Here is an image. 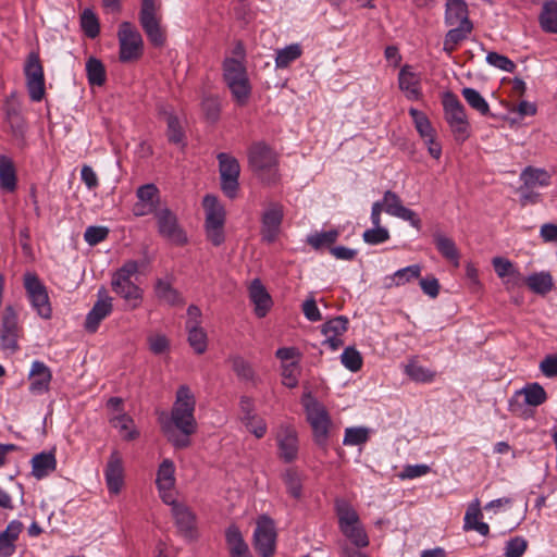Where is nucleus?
<instances>
[{
	"instance_id": "nucleus-1",
	"label": "nucleus",
	"mask_w": 557,
	"mask_h": 557,
	"mask_svg": "<svg viewBox=\"0 0 557 557\" xmlns=\"http://www.w3.org/2000/svg\"><path fill=\"white\" fill-rule=\"evenodd\" d=\"M196 398L187 385H181L175 395L170 418L162 422V431L176 448L189 446V436L197 431Z\"/></svg>"
},
{
	"instance_id": "nucleus-2",
	"label": "nucleus",
	"mask_w": 557,
	"mask_h": 557,
	"mask_svg": "<svg viewBox=\"0 0 557 557\" xmlns=\"http://www.w3.org/2000/svg\"><path fill=\"white\" fill-rule=\"evenodd\" d=\"M223 79L238 106H245L251 94L247 69L242 60L226 58L223 61Z\"/></svg>"
},
{
	"instance_id": "nucleus-3",
	"label": "nucleus",
	"mask_w": 557,
	"mask_h": 557,
	"mask_svg": "<svg viewBox=\"0 0 557 557\" xmlns=\"http://www.w3.org/2000/svg\"><path fill=\"white\" fill-rule=\"evenodd\" d=\"M335 511L338 518L341 532L357 548L367 547L369 545V537L360 522L358 512L354 509L350 503L345 499H336Z\"/></svg>"
},
{
	"instance_id": "nucleus-4",
	"label": "nucleus",
	"mask_w": 557,
	"mask_h": 557,
	"mask_svg": "<svg viewBox=\"0 0 557 557\" xmlns=\"http://www.w3.org/2000/svg\"><path fill=\"white\" fill-rule=\"evenodd\" d=\"M249 164L256 175L267 185H275L280 181L277 156L265 144H253L249 149Z\"/></svg>"
},
{
	"instance_id": "nucleus-5",
	"label": "nucleus",
	"mask_w": 557,
	"mask_h": 557,
	"mask_svg": "<svg viewBox=\"0 0 557 557\" xmlns=\"http://www.w3.org/2000/svg\"><path fill=\"white\" fill-rule=\"evenodd\" d=\"M138 269V262L129 260L114 272L111 281L112 290L127 301L132 309L139 307L143 299V289L132 281Z\"/></svg>"
},
{
	"instance_id": "nucleus-6",
	"label": "nucleus",
	"mask_w": 557,
	"mask_h": 557,
	"mask_svg": "<svg viewBox=\"0 0 557 557\" xmlns=\"http://www.w3.org/2000/svg\"><path fill=\"white\" fill-rule=\"evenodd\" d=\"M444 117L455 140L463 143L470 136V124L463 104L458 97L447 91L443 96Z\"/></svg>"
},
{
	"instance_id": "nucleus-7",
	"label": "nucleus",
	"mask_w": 557,
	"mask_h": 557,
	"mask_svg": "<svg viewBox=\"0 0 557 557\" xmlns=\"http://www.w3.org/2000/svg\"><path fill=\"white\" fill-rule=\"evenodd\" d=\"M139 23L154 47L164 45L165 37L161 28L160 5L154 0H141Z\"/></svg>"
},
{
	"instance_id": "nucleus-8",
	"label": "nucleus",
	"mask_w": 557,
	"mask_h": 557,
	"mask_svg": "<svg viewBox=\"0 0 557 557\" xmlns=\"http://www.w3.org/2000/svg\"><path fill=\"white\" fill-rule=\"evenodd\" d=\"M23 335V327L18 322V313L13 306H7L1 315L0 347L9 354L20 349L18 339Z\"/></svg>"
},
{
	"instance_id": "nucleus-9",
	"label": "nucleus",
	"mask_w": 557,
	"mask_h": 557,
	"mask_svg": "<svg viewBox=\"0 0 557 557\" xmlns=\"http://www.w3.org/2000/svg\"><path fill=\"white\" fill-rule=\"evenodd\" d=\"M26 87L32 101L39 102L46 95L44 67L37 52H30L24 64Z\"/></svg>"
},
{
	"instance_id": "nucleus-10",
	"label": "nucleus",
	"mask_w": 557,
	"mask_h": 557,
	"mask_svg": "<svg viewBox=\"0 0 557 557\" xmlns=\"http://www.w3.org/2000/svg\"><path fill=\"white\" fill-rule=\"evenodd\" d=\"M120 44V60L129 62L138 59L143 51V37L129 22H122L117 32Z\"/></svg>"
},
{
	"instance_id": "nucleus-11",
	"label": "nucleus",
	"mask_w": 557,
	"mask_h": 557,
	"mask_svg": "<svg viewBox=\"0 0 557 557\" xmlns=\"http://www.w3.org/2000/svg\"><path fill=\"white\" fill-rule=\"evenodd\" d=\"M24 287L32 307L36 310L37 314L42 319H50L52 315V308L49 301L48 292L38 276L34 273H26L24 276Z\"/></svg>"
},
{
	"instance_id": "nucleus-12",
	"label": "nucleus",
	"mask_w": 557,
	"mask_h": 557,
	"mask_svg": "<svg viewBox=\"0 0 557 557\" xmlns=\"http://www.w3.org/2000/svg\"><path fill=\"white\" fill-rule=\"evenodd\" d=\"M221 189L228 198L233 199L238 190V177L240 166L238 161L225 152L218 154Z\"/></svg>"
},
{
	"instance_id": "nucleus-13",
	"label": "nucleus",
	"mask_w": 557,
	"mask_h": 557,
	"mask_svg": "<svg viewBox=\"0 0 557 557\" xmlns=\"http://www.w3.org/2000/svg\"><path fill=\"white\" fill-rule=\"evenodd\" d=\"M276 532L273 520L263 515L257 520L253 532V547L262 557H271L275 552Z\"/></svg>"
},
{
	"instance_id": "nucleus-14",
	"label": "nucleus",
	"mask_w": 557,
	"mask_h": 557,
	"mask_svg": "<svg viewBox=\"0 0 557 557\" xmlns=\"http://www.w3.org/2000/svg\"><path fill=\"white\" fill-rule=\"evenodd\" d=\"M159 234L174 245L182 246L187 243V236L178 224L177 216L169 208L156 212Z\"/></svg>"
},
{
	"instance_id": "nucleus-15",
	"label": "nucleus",
	"mask_w": 557,
	"mask_h": 557,
	"mask_svg": "<svg viewBox=\"0 0 557 557\" xmlns=\"http://www.w3.org/2000/svg\"><path fill=\"white\" fill-rule=\"evenodd\" d=\"M284 218L283 206L278 202H271L261 216V238L263 242L274 243L280 234Z\"/></svg>"
},
{
	"instance_id": "nucleus-16",
	"label": "nucleus",
	"mask_w": 557,
	"mask_h": 557,
	"mask_svg": "<svg viewBox=\"0 0 557 557\" xmlns=\"http://www.w3.org/2000/svg\"><path fill=\"white\" fill-rule=\"evenodd\" d=\"M377 202L382 203V208L387 214L409 222L417 230L421 228L420 218L414 211L403 205L401 199L396 193L386 190L383 199Z\"/></svg>"
},
{
	"instance_id": "nucleus-17",
	"label": "nucleus",
	"mask_w": 557,
	"mask_h": 557,
	"mask_svg": "<svg viewBox=\"0 0 557 557\" xmlns=\"http://www.w3.org/2000/svg\"><path fill=\"white\" fill-rule=\"evenodd\" d=\"M349 320L345 315H338L327 320L321 325V333L325 336L322 342L323 346H327L332 351H336L344 345L342 336L348 330Z\"/></svg>"
},
{
	"instance_id": "nucleus-18",
	"label": "nucleus",
	"mask_w": 557,
	"mask_h": 557,
	"mask_svg": "<svg viewBox=\"0 0 557 557\" xmlns=\"http://www.w3.org/2000/svg\"><path fill=\"white\" fill-rule=\"evenodd\" d=\"M112 298L107 295L104 288L99 289L98 300L86 315L85 329L90 333L96 332L100 322L112 312Z\"/></svg>"
},
{
	"instance_id": "nucleus-19",
	"label": "nucleus",
	"mask_w": 557,
	"mask_h": 557,
	"mask_svg": "<svg viewBox=\"0 0 557 557\" xmlns=\"http://www.w3.org/2000/svg\"><path fill=\"white\" fill-rule=\"evenodd\" d=\"M278 455L285 462H292L298 455V436L296 430L286 424L278 428L276 434Z\"/></svg>"
},
{
	"instance_id": "nucleus-20",
	"label": "nucleus",
	"mask_w": 557,
	"mask_h": 557,
	"mask_svg": "<svg viewBox=\"0 0 557 557\" xmlns=\"http://www.w3.org/2000/svg\"><path fill=\"white\" fill-rule=\"evenodd\" d=\"M106 484L111 494H119L124 483V467L121 454L113 450L104 469Z\"/></svg>"
},
{
	"instance_id": "nucleus-21",
	"label": "nucleus",
	"mask_w": 557,
	"mask_h": 557,
	"mask_svg": "<svg viewBox=\"0 0 557 557\" xmlns=\"http://www.w3.org/2000/svg\"><path fill=\"white\" fill-rule=\"evenodd\" d=\"M153 293L161 304L171 307L185 304L182 294L174 287V277L172 275L158 277L153 285Z\"/></svg>"
},
{
	"instance_id": "nucleus-22",
	"label": "nucleus",
	"mask_w": 557,
	"mask_h": 557,
	"mask_svg": "<svg viewBox=\"0 0 557 557\" xmlns=\"http://www.w3.org/2000/svg\"><path fill=\"white\" fill-rule=\"evenodd\" d=\"M28 380L29 392L33 395H42L50 389L51 370L42 361L35 360L32 363Z\"/></svg>"
},
{
	"instance_id": "nucleus-23",
	"label": "nucleus",
	"mask_w": 557,
	"mask_h": 557,
	"mask_svg": "<svg viewBox=\"0 0 557 557\" xmlns=\"http://www.w3.org/2000/svg\"><path fill=\"white\" fill-rule=\"evenodd\" d=\"M172 515L180 534L187 540H194L196 537V516L191 509L184 504H175Z\"/></svg>"
},
{
	"instance_id": "nucleus-24",
	"label": "nucleus",
	"mask_w": 557,
	"mask_h": 557,
	"mask_svg": "<svg viewBox=\"0 0 557 557\" xmlns=\"http://www.w3.org/2000/svg\"><path fill=\"white\" fill-rule=\"evenodd\" d=\"M249 298L255 305V313L263 318L272 307V298L259 278H255L249 286Z\"/></svg>"
},
{
	"instance_id": "nucleus-25",
	"label": "nucleus",
	"mask_w": 557,
	"mask_h": 557,
	"mask_svg": "<svg viewBox=\"0 0 557 557\" xmlns=\"http://www.w3.org/2000/svg\"><path fill=\"white\" fill-rule=\"evenodd\" d=\"M23 530L18 520L11 521L4 531L0 532V557H11L16 549L15 542Z\"/></svg>"
},
{
	"instance_id": "nucleus-26",
	"label": "nucleus",
	"mask_w": 557,
	"mask_h": 557,
	"mask_svg": "<svg viewBox=\"0 0 557 557\" xmlns=\"http://www.w3.org/2000/svg\"><path fill=\"white\" fill-rule=\"evenodd\" d=\"M472 24L469 20L468 5L465 0H447L445 11V24L455 26L457 24Z\"/></svg>"
},
{
	"instance_id": "nucleus-27",
	"label": "nucleus",
	"mask_w": 557,
	"mask_h": 557,
	"mask_svg": "<svg viewBox=\"0 0 557 557\" xmlns=\"http://www.w3.org/2000/svg\"><path fill=\"white\" fill-rule=\"evenodd\" d=\"M206 211V226H224L225 211L218 198L207 195L202 201Z\"/></svg>"
},
{
	"instance_id": "nucleus-28",
	"label": "nucleus",
	"mask_w": 557,
	"mask_h": 557,
	"mask_svg": "<svg viewBox=\"0 0 557 557\" xmlns=\"http://www.w3.org/2000/svg\"><path fill=\"white\" fill-rule=\"evenodd\" d=\"M57 459L53 453L42 451L32 458V474L41 480L55 470Z\"/></svg>"
},
{
	"instance_id": "nucleus-29",
	"label": "nucleus",
	"mask_w": 557,
	"mask_h": 557,
	"mask_svg": "<svg viewBox=\"0 0 557 557\" xmlns=\"http://www.w3.org/2000/svg\"><path fill=\"white\" fill-rule=\"evenodd\" d=\"M522 184L527 188L547 187L550 185L552 175L544 169L527 166L520 174Z\"/></svg>"
},
{
	"instance_id": "nucleus-30",
	"label": "nucleus",
	"mask_w": 557,
	"mask_h": 557,
	"mask_svg": "<svg viewBox=\"0 0 557 557\" xmlns=\"http://www.w3.org/2000/svg\"><path fill=\"white\" fill-rule=\"evenodd\" d=\"M451 28L447 32L444 39L443 50L447 54H451L453 51L457 48V46L467 39L468 35L473 29V24H457L455 26H450Z\"/></svg>"
},
{
	"instance_id": "nucleus-31",
	"label": "nucleus",
	"mask_w": 557,
	"mask_h": 557,
	"mask_svg": "<svg viewBox=\"0 0 557 557\" xmlns=\"http://www.w3.org/2000/svg\"><path fill=\"white\" fill-rule=\"evenodd\" d=\"M482 516L481 509H480V503L478 499L472 503L465 515V524L463 530H475L478 533H480L483 536L488 535L490 533V527L487 523L479 521V518Z\"/></svg>"
},
{
	"instance_id": "nucleus-32",
	"label": "nucleus",
	"mask_w": 557,
	"mask_h": 557,
	"mask_svg": "<svg viewBox=\"0 0 557 557\" xmlns=\"http://www.w3.org/2000/svg\"><path fill=\"white\" fill-rule=\"evenodd\" d=\"M166 122V138L169 143L184 147L186 145V136L183 125L178 117L172 113L164 111Z\"/></svg>"
},
{
	"instance_id": "nucleus-33",
	"label": "nucleus",
	"mask_w": 557,
	"mask_h": 557,
	"mask_svg": "<svg viewBox=\"0 0 557 557\" xmlns=\"http://www.w3.org/2000/svg\"><path fill=\"white\" fill-rule=\"evenodd\" d=\"M0 186L7 191H14L16 188L14 163L7 156H0Z\"/></svg>"
},
{
	"instance_id": "nucleus-34",
	"label": "nucleus",
	"mask_w": 557,
	"mask_h": 557,
	"mask_svg": "<svg viewBox=\"0 0 557 557\" xmlns=\"http://www.w3.org/2000/svg\"><path fill=\"white\" fill-rule=\"evenodd\" d=\"M525 284L535 294L546 295L553 289V277L548 272L533 273L525 277Z\"/></svg>"
},
{
	"instance_id": "nucleus-35",
	"label": "nucleus",
	"mask_w": 557,
	"mask_h": 557,
	"mask_svg": "<svg viewBox=\"0 0 557 557\" xmlns=\"http://www.w3.org/2000/svg\"><path fill=\"white\" fill-rule=\"evenodd\" d=\"M226 544L230 549L231 557L249 552L247 543L244 541L242 532L236 525H231L225 531Z\"/></svg>"
},
{
	"instance_id": "nucleus-36",
	"label": "nucleus",
	"mask_w": 557,
	"mask_h": 557,
	"mask_svg": "<svg viewBox=\"0 0 557 557\" xmlns=\"http://www.w3.org/2000/svg\"><path fill=\"white\" fill-rule=\"evenodd\" d=\"M302 54V48L300 44H290L283 49L276 50L275 55V67L286 69Z\"/></svg>"
},
{
	"instance_id": "nucleus-37",
	"label": "nucleus",
	"mask_w": 557,
	"mask_h": 557,
	"mask_svg": "<svg viewBox=\"0 0 557 557\" xmlns=\"http://www.w3.org/2000/svg\"><path fill=\"white\" fill-rule=\"evenodd\" d=\"M433 237L440 253L447 260L453 261L456 265H458L459 252L455 242L441 233L434 234Z\"/></svg>"
},
{
	"instance_id": "nucleus-38",
	"label": "nucleus",
	"mask_w": 557,
	"mask_h": 557,
	"mask_svg": "<svg viewBox=\"0 0 557 557\" xmlns=\"http://www.w3.org/2000/svg\"><path fill=\"white\" fill-rule=\"evenodd\" d=\"M399 88L404 90L409 99H418L420 91L418 88V78L414 73L408 71L405 66L400 70L398 75Z\"/></svg>"
},
{
	"instance_id": "nucleus-39",
	"label": "nucleus",
	"mask_w": 557,
	"mask_h": 557,
	"mask_svg": "<svg viewBox=\"0 0 557 557\" xmlns=\"http://www.w3.org/2000/svg\"><path fill=\"white\" fill-rule=\"evenodd\" d=\"M175 466L170 459H164L157 471L156 484L162 488H174L175 486Z\"/></svg>"
},
{
	"instance_id": "nucleus-40",
	"label": "nucleus",
	"mask_w": 557,
	"mask_h": 557,
	"mask_svg": "<svg viewBox=\"0 0 557 557\" xmlns=\"http://www.w3.org/2000/svg\"><path fill=\"white\" fill-rule=\"evenodd\" d=\"M86 74L91 86H102L106 83L107 74L102 62L90 57L86 62Z\"/></svg>"
},
{
	"instance_id": "nucleus-41",
	"label": "nucleus",
	"mask_w": 557,
	"mask_h": 557,
	"mask_svg": "<svg viewBox=\"0 0 557 557\" xmlns=\"http://www.w3.org/2000/svg\"><path fill=\"white\" fill-rule=\"evenodd\" d=\"M461 95L467 103L481 115L487 116L491 114L490 106L482 95L474 88L465 87L461 90Z\"/></svg>"
},
{
	"instance_id": "nucleus-42",
	"label": "nucleus",
	"mask_w": 557,
	"mask_h": 557,
	"mask_svg": "<svg viewBox=\"0 0 557 557\" xmlns=\"http://www.w3.org/2000/svg\"><path fill=\"white\" fill-rule=\"evenodd\" d=\"M524 396V403L529 406L537 407L546 401L547 394L542 385L532 383L524 386L517 393Z\"/></svg>"
},
{
	"instance_id": "nucleus-43",
	"label": "nucleus",
	"mask_w": 557,
	"mask_h": 557,
	"mask_svg": "<svg viewBox=\"0 0 557 557\" xmlns=\"http://www.w3.org/2000/svg\"><path fill=\"white\" fill-rule=\"evenodd\" d=\"M540 23L545 32L557 34V2L548 1L544 4L540 15Z\"/></svg>"
},
{
	"instance_id": "nucleus-44",
	"label": "nucleus",
	"mask_w": 557,
	"mask_h": 557,
	"mask_svg": "<svg viewBox=\"0 0 557 557\" xmlns=\"http://www.w3.org/2000/svg\"><path fill=\"white\" fill-rule=\"evenodd\" d=\"M111 424L126 441H133L138 436V432L134 429V420L128 414L123 413L112 418Z\"/></svg>"
},
{
	"instance_id": "nucleus-45",
	"label": "nucleus",
	"mask_w": 557,
	"mask_h": 557,
	"mask_svg": "<svg viewBox=\"0 0 557 557\" xmlns=\"http://www.w3.org/2000/svg\"><path fill=\"white\" fill-rule=\"evenodd\" d=\"M409 114L412 117L416 129L419 135L423 138V140L435 136V129L433 128L428 116L419 111L418 109L411 108L409 110Z\"/></svg>"
},
{
	"instance_id": "nucleus-46",
	"label": "nucleus",
	"mask_w": 557,
	"mask_h": 557,
	"mask_svg": "<svg viewBox=\"0 0 557 557\" xmlns=\"http://www.w3.org/2000/svg\"><path fill=\"white\" fill-rule=\"evenodd\" d=\"M136 196L138 200L145 206L151 208L154 211H159L158 205H159V189L153 184H146L140 186L137 191Z\"/></svg>"
},
{
	"instance_id": "nucleus-47",
	"label": "nucleus",
	"mask_w": 557,
	"mask_h": 557,
	"mask_svg": "<svg viewBox=\"0 0 557 557\" xmlns=\"http://www.w3.org/2000/svg\"><path fill=\"white\" fill-rule=\"evenodd\" d=\"M302 403L309 423L329 416L324 406L320 404L315 398L311 397V395H306Z\"/></svg>"
},
{
	"instance_id": "nucleus-48",
	"label": "nucleus",
	"mask_w": 557,
	"mask_h": 557,
	"mask_svg": "<svg viewBox=\"0 0 557 557\" xmlns=\"http://www.w3.org/2000/svg\"><path fill=\"white\" fill-rule=\"evenodd\" d=\"M405 372L411 380L420 383L432 382L435 377V372L416 361L409 362L405 368Z\"/></svg>"
},
{
	"instance_id": "nucleus-49",
	"label": "nucleus",
	"mask_w": 557,
	"mask_h": 557,
	"mask_svg": "<svg viewBox=\"0 0 557 557\" xmlns=\"http://www.w3.org/2000/svg\"><path fill=\"white\" fill-rule=\"evenodd\" d=\"M188 331V343L194 351L201 355L207 349V333L201 326L186 327Z\"/></svg>"
},
{
	"instance_id": "nucleus-50",
	"label": "nucleus",
	"mask_w": 557,
	"mask_h": 557,
	"mask_svg": "<svg viewBox=\"0 0 557 557\" xmlns=\"http://www.w3.org/2000/svg\"><path fill=\"white\" fill-rule=\"evenodd\" d=\"M81 26L89 38H96L100 33V25L96 14L90 10L86 9L81 15Z\"/></svg>"
},
{
	"instance_id": "nucleus-51",
	"label": "nucleus",
	"mask_w": 557,
	"mask_h": 557,
	"mask_svg": "<svg viewBox=\"0 0 557 557\" xmlns=\"http://www.w3.org/2000/svg\"><path fill=\"white\" fill-rule=\"evenodd\" d=\"M369 440V429L363 426L347 428L343 444L347 446H357L367 443Z\"/></svg>"
},
{
	"instance_id": "nucleus-52",
	"label": "nucleus",
	"mask_w": 557,
	"mask_h": 557,
	"mask_svg": "<svg viewBox=\"0 0 557 557\" xmlns=\"http://www.w3.org/2000/svg\"><path fill=\"white\" fill-rule=\"evenodd\" d=\"M341 361L351 372H357L362 367L361 354L355 347H346L341 355Z\"/></svg>"
},
{
	"instance_id": "nucleus-53",
	"label": "nucleus",
	"mask_w": 557,
	"mask_h": 557,
	"mask_svg": "<svg viewBox=\"0 0 557 557\" xmlns=\"http://www.w3.org/2000/svg\"><path fill=\"white\" fill-rule=\"evenodd\" d=\"M338 235L339 233L337 230H331L327 232L312 234L308 236L307 242L314 249H320L323 246L334 244L337 240Z\"/></svg>"
},
{
	"instance_id": "nucleus-54",
	"label": "nucleus",
	"mask_w": 557,
	"mask_h": 557,
	"mask_svg": "<svg viewBox=\"0 0 557 557\" xmlns=\"http://www.w3.org/2000/svg\"><path fill=\"white\" fill-rule=\"evenodd\" d=\"M231 361L234 372L240 380L255 381V371L248 361L239 356L233 357Z\"/></svg>"
},
{
	"instance_id": "nucleus-55",
	"label": "nucleus",
	"mask_w": 557,
	"mask_h": 557,
	"mask_svg": "<svg viewBox=\"0 0 557 557\" xmlns=\"http://www.w3.org/2000/svg\"><path fill=\"white\" fill-rule=\"evenodd\" d=\"M284 483L287 492L295 498H300L302 484L301 475L294 469L286 470L284 474Z\"/></svg>"
},
{
	"instance_id": "nucleus-56",
	"label": "nucleus",
	"mask_w": 557,
	"mask_h": 557,
	"mask_svg": "<svg viewBox=\"0 0 557 557\" xmlns=\"http://www.w3.org/2000/svg\"><path fill=\"white\" fill-rule=\"evenodd\" d=\"M330 424L331 420L329 416L310 423L314 441L318 445L323 446L326 444Z\"/></svg>"
},
{
	"instance_id": "nucleus-57",
	"label": "nucleus",
	"mask_w": 557,
	"mask_h": 557,
	"mask_svg": "<svg viewBox=\"0 0 557 557\" xmlns=\"http://www.w3.org/2000/svg\"><path fill=\"white\" fill-rule=\"evenodd\" d=\"M362 239L369 245H379L389 239V232L384 226L372 227L363 232Z\"/></svg>"
},
{
	"instance_id": "nucleus-58",
	"label": "nucleus",
	"mask_w": 557,
	"mask_h": 557,
	"mask_svg": "<svg viewBox=\"0 0 557 557\" xmlns=\"http://www.w3.org/2000/svg\"><path fill=\"white\" fill-rule=\"evenodd\" d=\"M486 62L502 71L512 73L516 70V64L509 58L504 54L491 51L486 54Z\"/></svg>"
},
{
	"instance_id": "nucleus-59",
	"label": "nucleus",
	"mask_w": 557,
	"mask_h": 557,
	"mask_svg": "<svg viewBox=\"0 0 557 557\" xmlns=\"http://www.w3.org/2000/svg\"><path fill=\"white\" fill-rule=\"evenodd\" d=\"M109 235L106 226H88L85 231L84 238L90 246H96L103 242Z\"/></svg>"
},
{
	"instance_id": "nucleus-60",
	"label": "nucleus",
	"mask_w": 557,
	"mask_h": 557,
	"mask_svg": "<svg viewBox=\"0 0 557 557\" xmlns=\"http://www.w3.org/2000/svg\"><path fill=\"white\" fill-rule=\"evenodd\" d=\"M528 547L523 537L516 536L510 539L505 546V557H521Z\"/></svg>"
},
{
	"instance_id": "nucleus-61",
	"label": "nucleus",
	"mask_w": 557,
	"mask_h": 557,
	"mask_svg": "<svg viewBox=\"0 0 557 557\" xmlns=\"http://www.w3.org/2000/svg\"><path fill=\"white\" fill-rule=\"evenodd\" d=\"M5 123L9 125L12 136L23 143L27 131V124L23 115L10 119Z\"/></svg>"
},
{
	"instance_id": "nucleus-62",
	"label": "nucleus",
	"mask_w": 557,
	"mask_h": 557,
	"mask_svg": "<svg viewBox=\"0 0 557 557\" xmlns=\"http://www.w3.org/2000/svg\"><path fill=\"white\" fill-rule=\"evenodd\" d=\"M518 193L520 195L519 201L522 207L536 205L542 201V195L534 188H527L524 184L519 187Z\"/></svg>"
},
{
	"instance_id": "nucleus-63",
	"label": "nucleus",
	"mask_w": 557,
	"mask_h": 557,
	"mask_svg": "<svg viewBox=\"0 0 557 557\" xmlns=\"http://www.w3.org/2000/svg\"><path fill=\"white\" fill-rule=\"evenodd\" d=\"M282 383L289 388H294L298 384L297 362L284 363L282 366Z\"/></svg>"
},
{
	"instance_id": "nucleus-64",
	"label": "nucleus",
	"mask_w": 557,
	"mask_h": 557,
	"mask_svg": "<svg viewBox=\"0 0 557 557\" xmlns=\"http://www.w3.org/2000/svg\"><path fill=\"white\" fill-rule=\"evenodd\" d=\"M421 274V267L419 264H412L395 272L397 283L401 286L413 278H418Z\"/></svg>"
}]
</instances>
